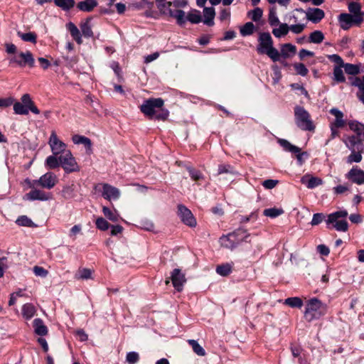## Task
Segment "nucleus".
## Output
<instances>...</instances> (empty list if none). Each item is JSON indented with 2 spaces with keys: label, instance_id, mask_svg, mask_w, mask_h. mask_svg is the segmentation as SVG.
<instances>
[{
  "label": "nucleus",
  "instance_id": "nucleus-46",
  "mask_svg": "<svg viewBox=\"0 0 364 364\" xmlns=\"http://www.w3.org/2000/svg\"><path fill=\"white\" fill-rule=\"evenodd\" d=\"M187 170L189 173L191 178L193 181H198L204 178L203 175L202 174V173L200 171L196 170L195 168H191V167H187Z\"/></svg>",
  "mask_w": 364,
  "mask_h": 364
},
{
  "label": "nucleus",
  "instance_id": "nucleus-16",
  "mask_svg": "<svg viewBox=\"0 0 364 364\" xmlns=\"http://www.w3.org/2000/svg\"><path fill=\"white\" fill-rule=\"evenodd\" d=\"M178 215L183 223L190 227H195L196 225V220L194 218L192 213L184 205H180L178 207Z\"/></svg>",
  "mask_w": 364,
  "mask_h": 364
},
{
  "label": "nucleus",
  "instance_id": "nucleus-2",
  "mask_svg": "<svg viewBox=\"0 0 364 364\" xmlns=\"http://www.w3.org/2000/svg\"><path fill=\"white\" fill-rule=\"evenodd\" d=\"M328 311L326 304L321 302L316 298H312L307 301L304 317L308 321L317 319L324 316Z\"/></svg>",
  "mask_w": 364,
  "mask_h": 364
},
{
  "label": "nucleus",
  "instance_id": "nucleus-42",
  "mask_svg": "<svg viewBox=\"0 0 364 364\" xmlns=\"http://www.w3.org/2000/svg\"><path fill=\"white\" fill-rule=\"evenodd\" d=\"M324 39L323 33L320 31H315L309 36V41L314 43H320Z\"/></svg>",
  "mask_w": 364,
  "mask_h": 364
},
{
  "label": "nucleus",
  "instance_id": "nucleus-52",
  "mask_svg": "<svg viewBox=\"0 0 364 364\" xmlns=\"http://www.w3.org/2000/svg\"><path fill=\"white\" fill-rule=\"evenodd\" d=\"M342 68L343 67H335L333 69L334 80L338 82H344L346 80Z\"/></svg>",
  "mask_w": 364,
  "mask_h": 364
},
{
  "label": "nucleus",
  "instance_id": "nucleus-35",
  "mask_svg": "<svg viewBox=\"0 0 364 364\" xmlns=\"http://www.w3.org/2000/svg\"><path fill=\"white\" fill-rule=\"evenodd\" d=\"M188 20L192 23H198L202 21L200 12L198 10L191 11L186 17V21Z\"/></svg>",
  "mask_w": 364,
  "mask_h": 364
},
{
  "label": "nucleus",
  "instance_id": "nucleus-61",
  "mask_svg": "<svg viewBox=\"0 0 364 364\" xmlns=\"http://www.w3.org/2000/svg\"><path fill=\"white\" fill-rule=\"evenodd\" d=\"M92 276V271L90 269H80L77 274L78 279H90Z\"/></svg>",
  "mask_w": 364,
  "mask_h": 364
},
{
  "label": "nucleus",
  "instance_id": "nucleus-28",
  "mask_svg": "<svg viewBox=\"0 0 364 364\" xmlns=\"http://www.w3.org/2000/svg\"><path fill=\"white\" fill-rule=\"evenodd\" d=\"M348 126L350 130L353 131L357 135L364 139V125L356 122L351 121L348 122Z\"/></svg>",
  "mask_w": 364,
  "mask_h": 364
},
{
  "label": "nucleus",
  "instance_id": "nucleus-14",
  "mask_svg": "<svg viewBox=\"0 0 364 364\" xmlns=\"http://www.w3.org/2000/svg\"><path fill=\"white\" fill-rule=\"evenodd\" d=\"M279 144L283 147L285 151H289L291 153L295 154L296 155V159L299 163V164H302L304 162L303 156H306L307 154L306 152H301V149L298 146H296L291 144L289 141L283 139H280L278 141Z\"/></svg>",
  "mask_w": 364,
  "mask_h": 364
},
{
  "label": "nucleus",
  "instance_id": "nucleus-48",
  "mask_svg": "<svg viewBox=\"0 0 364 364\" xmlns=\"http://www.w3.org/2000/svg\"><path fill=\"white\" fill-rule=\"evenodd\" d=\"M74 185L65 186L62 190V196L66 199L72 198L74 196Z\"/></svg>",
  "mask_w": 364,
  "mask_h": 364
},
{
  "label": "nucleus",
  "instance_id": "nucleus-22",
  "mask_svg": "<svg viewBox=\"0 0 364 364\" xmlns=\"http://www.w3.org/2000/svg\"><path fill=\"white\" fill-rule=\"evenodd\" d=\"M301 183L306 186L308 188L312 189L316 186H318L322 184L323 181L321 178L318 177H314L311 175L306 174L304 175L301 178Z\"/></svg>",
  "mask_w": 364,
  "mask_h": 364
},
{
  "label": "nucleus",
  "instance_id": "nucleus-25",
  "mask_svg": "<svg viewBox=\"0 0 364 364\" xmlns=\"http://www.w3.org/2000/svg\"><path fill=\"white\" fill-rule=\"evenodd\" d=\"M97 6L96 0H84L78 2L77 7L82 11L90 12Z\"/></svg>",
  "mask_w": 364,
  "mask_h": 364
},
{
  "label": "nucleus",
  "instance_id": "nucleus-1",
  "mask_svg": "<svg viewBox=\"0 0 364 364\" xmlns=\"http://www.w3.org/2000/svg\"><path fill=\"white\" fill-rule=\"evenodd\" d=\"M257 51L259 54H266L274 62L279 60L280 53L273 46V40L269 33H262L259 36Z\"/></svg>",
  "mask_w": 364,
  "mask_h": 364
},
{
  "label": "nucleus",
  "instance_id": "nucleus-62",
  "mask_svg": "<svg viewBox=\"0 0 364 364\" xmlns=\"http://www.w3.org/2000/svg\"><path fill=\"white\" fill-rule=\"evenodd\" d=\"M305 13L302 9H297L296 12L293 14L291 19H293L294 22L296 23H299L301 18H304Z\"/></svg>",
  "mask_w": 364,
  "mask_h": 364
},
{
  "label": "nucleus",
  "instance_id": "nucleus-8",
  "mask_svg": "<svg viewBox=\"0 0 364 364\" xmlns=\"http://www.w3.org/2000/svg\"><path fill=\"white\" fill-rule=\"evenodd\" d=\"M164 105V100L161 98L149 99L141 105L140 109L144 115L153 118L156 113Z\"/></svg>",
  "mask_w": 364,
  "mask_h": 364
},
{
  "label": "nucleus",
  "instance_id": "nucleus-6",
  "mask_svg": "<svg viewBox=\"0 0 364 364\" xmlns=\"http://www.w3.org/2000/svg\"><path fill=\"white\" fill-rule=\"evenodd\" d=\"M25 182L31 188H34L39 186L43 188L51 189L57 184L58 178L53 173L47 172L41 176L38 180L31 181L29 179H26Z\"/></svg>",
  "mask_w": 364,
  "mask_h": 364
},
{
  "label": "nucleus",
  "instance_id": "nucleus-59",
  "mask_svg": "<svg viewBox=\"0 0 364 364\" xmlns=\"http://www.w3.org/2000/svg\"><path fill=\"white\" fill-rule=\"evenodd\" d=\"M232 173L234 174L233 168L228 164H221L218 166V174Z\"/></svg>",
  "mask_w": 364,
  "mask_h": 364
},
{
  "label": "nucleus",
  "instance_id": "nucleus-15",
  "mask_svg": "<svg viewBox=\"0 0 364 364\" xmlns=\"http://www.w3.org/2000/svg\"><path fill=\"white\" fill-rule=\"evenodd\" d=\"M29 193L23 196V200H41L46 201L52 198V195L50 193H46L43 191L32 188Z\"/></svg>",
  "mask_w": 364,
  "mask_h": 364
},
{
  "label": "nucleus",
  "instance_id": "nucleus-54",
  "mask_svg": "<svg viewBox=\"0 0 364 364\" xmlns=\"http://www.w3.org/2000/svg\"><path fill=\"white\" fill-rule=\"evenodd\" d=\"M96 227L102 231L107 230L109 228V223L103 218L100 217L96 220Z\"/></svg>",
  "mask_w": 364,
  "mask_h": 364
},
{
  "label": "nucleus",
  "instance_id": "nucleus-47",
  "mask_svg": "<svg viewBox=\"0 0 364 364\" xmlns=\"http://www.w3.org/2000/svg\"><path fill=\"white\" fill-rule=\"evenodd\" d=\"M263 11L262 9L257 7L255 9L250 11L248 12V16L252 18L254 21H258L262 16Z\"/></svg>",
  "mask_w": 364,
  "mask_h": 364
},
{
  "label": "nucleus",
  "instance_id": "nucleus-29",
  "mask_svg": "<svg viewBox=\"0 0 364 364\" xmlns=\"http://www.w3.org/2000/svg\"><path fill=\"white\" fill-rule=\"evenodd\" d=\"M58 155H51L47 157L45 164L46 166L50 168L54 169L60 166V156Z\"/></svg>",
  "mask_w": 364,
  "mask_h": 364
},
{
  "label": "nucleus",
  "instance_id": "nucleus-45",
  "mask_svg": "<svg viewBox=\"0 0 364 364\" xmlns=\"http://www.w3.org/2000/svg\"><path fill=\"white\" fill-rule=\"evenodd\" d=\"M17 34L23 41L26 42H31L33 43H36L37 36L34 33L29 32L23 33L18 31Z\"/></svg>",
  "mask_w": 364,
  "mask_h": 364
},
{
  "label": "nucleus",
  "instance_id": "nucleus-50",
  "mask_svg": "<svg viewBox=\"0 0 364 364\" xmlns=\"http://www.w3.org/2000/svg\"><path fill=\"white\" fill-rule=\"evenodd\" d=\"M361 151L357 150L351 151V154L348 157V163L351 164L353 162L358 163L362 160Z\"/></svg>",
  "mask_w": 364,
  "mask_h": 364
},
{
  "label": "nucleus",
  "instance_id": "nucleus-33",
  "mask_svg": "<svg viewBox=\"0 0 364 364\" xmlns=\"http://www.w3.org/2000/svg\"><path fill=\"white\" fill-rule=\"evenodd\" d=\"M278 28L272 30L273 35L277 38H281L287 35L289 31V26L287 23H279Z\"/></svg>",
  "mask_w": 364,
  "mask_h": 364
},
{
  "label": "nucleus",
  "instance_id": "nucleus-23",
  "mask_svg": "<svg viewBox=\"0 0 364 364\" xmlns=\"http://www.w3.org/2000/svg\"><path fill=\"white\" fill-rule=\"evenodd\" d=\"M203 23L209 26L214 25L215 11L213 7H205L203 9Z\"/></svg>",
  "mask_w": 364,
  "mask_h": 364
},
{
  "label": "nucleus",
  "instance_id": "nucleus-26",
  "mask_svg": "<svg viewBox=\"0 0 364 364\" xmlns=\"http://www.w3.org/2000/svg\"><path fill=\"white\" fill-rule=\"evenodd\" d=\"M34 331L39 336H45L48 333V328L44 325L43 321L40 318H36L33 321Z\"/></svg>",
  "mask_w": 364,
  "mask_h": 364
},
{
  "label": "nucleus",
  "instance_id": "nucleus-27",
  "mask_svg": "<svg viewBox=\"0 0 364 364\" xmlns=\"http://www.w3.org/2000/svg\"><path fill=\"white\" fill-rule=\"evenodd\" d=\"M67 28L70 31L72 37L76 41L78 44H81L82 42L80 32L77 27L72 22L67 24Z\"/></svg>",
  "mask_w": 364,
  "mask_h": 364
},
{
  "label": "nucleus",
  "instance_id": "nucleus-18",
  "mask_svg": "<svg viewBox=\"0 0 364 364\" xmlns=\"http://www.w3.org/2000/svg\"><path fill=\"white\" fill-rule=\"evenodd\" d=\"M171 279L174 288L177 291H181L186 282L185 275L181 272V269H174L171 273Z\"/></svg>",
  "mask_w": 364,
  "mask_h": 364
},
{
  "label": "nucleus",
  "instance_id": "nucleus-9",
  "mask_svg": "<svg viewBox=\"0 0 364 364\" xmlns=\"http://www.w3.org/2000/svg\"><path fill=\"white\" fill-rule=\"evenodd\" d=\"M94 189L100 192L102 196L109 201L119 199L121 195L120 191L117 188L105 183L96 184Z\"/></svg>",
  "mask_w": 364,
  "mask_h": 364
},
{
  "label": "nucleus",
  "instance_id": "nucleus-53",
  "mask_svg": "<svg viewBox=\"0 0 364 364\" xmlns=\"http://www.w3.org/2000/svg\"><path fill=\"white\" fill-rule=\"evenodd\" d=\"M269 23L272 26H276L279 24V20L277 15L275 9H272L269 14Z\"/></svg>",
  "mask_w": 364,
  "mask_h": 364
},
{
  "label": "nucleus",
  "instance_id": "nucleus-37",
  "mask_svg": "<svg viewBox=\"0 0 364 364\" xmlns=\"http://www.w3.org/2000/svg\"><path fill=\"white\" fill-rule=\"evenodd\" d=\"M16 223L19 226H23V227H35L36 226L34 223L26 215L19 216L16 219Z\"/></svg>",
  "mask_w": 364,
  "mask_h": 364
},
{
  "label": "nucleus",
  "instance_id": "nucleus-13",
  "mask_svg": "<svg viewBox=\"0 0 364 364\" xmlns=\"http://www.w3.org/2000/svg\"><path fill=\"white\" fill-rule=\"evenodd\" d=\"M343 141L346 144V146L350 150H357L358 151H363V144L362 141H364V139L357 135L352 136H345L343 138Z\"/></svg>",
  "mask_w": 364,
  "mask_h": 364
},
{
  "label": "nucleus",
  "instance_id": "nucleus-36",
  "mask_svg": "<svg viewBox=\"0 0 364 364\" xmlns=\"http://www.w3.org/2000/svg\"><path fill=\"white\" fill-rule=\"evenodd\" d=\"M255 29V25L252 22H247L240 27V32L242 36H247L252 34Z\"/></svg>",
  "mask_w": 364,
  "mask_h": 364
},
{
  "label": "nucleus",
  "instance_id": "nucleus-7",
  "mask_svg": "<svg viewBox=\"0 0 364 364\" xmlns=\"http://www.w3.org/2000/svg\"><path fill=\"white\" fill-rule=\"evenodd\" d=\"M60 166L67 173L80 171V166L70 150L60 155Z\"/></svg>",
  "mask_w": 364,
  "mask_h": 364
},
{
  "label": "nucleus",
  "instance_id": "nucleus-32",
  "mask_svg": "<svg viewBox=\"0 0 364 364\" xmlns=\"http://www.w3.org/2000/svg\"><path fill=\"white\" fill-rule=\"evenodd\" d=\"M36 314V308L31 304H26L22 307V314L26 319L31 318Z\"/></svg>",
  "mask_w": 364,
  "mask_h": 364
},
{
  "label": "nucleus",
  "instance_id": "nucleus-3",
  "mask_svg": "<svg viewBox=\"0 0 364 364\" xmlns=\"http://www.w3.org/2000/svg\"><path fill=\"white\" fill-rule=\"evenodd\" d=\"M14 111L16 114L26 115L29 111L36 114L40 113V110L36 106L28 94H24L21 98V102L14 104Z\"/></svg>",
  "mask_w": 364,
  "mask_h": 364
},
{
  "label": "nucleus",
  "instance_id": "nucleus-44",
  "mask_svg": "<svg viewBox=\"0 0 364 364\" xmlns=\"http://www.w3.org/2000/svg\"><path fill=\"white\" fill-rule=\"evenodd\" d=\"M102 213L104 215L112 222H117L118 220V215L116 212H113L109 208L104 206L102 207Z\"/></svg>",
  "mask_w": 364,
  "mask_h": 364
},
{
  "label": "nucleus",
  "instance_id": "nucleus-49",
  "mask_svg": "<svg viewBox=\"0 0 364 364\" xmlns=\"http://www.w3.org/2000/svg\"><path fill=\"white\" fill-rule=\"evenodd\" d=\"M231 233H236L235 239L242 238L241 242L242 241H247V239L250 237V234L247 232V230L243 228H239Z\"/></svg>",
  "mask_w": 364,
  "mask_h": 364
},
{
  "label": "nucleus",
  "instance_id": "nucleus-11",
  "mask_svg": "<svg viewBox=\"0 0 364 364\" xmlns=\"http://www.w3.org/2000/svg\"><path fill=\"white\" fill-rule=\"evenodd\" d=\"M165 6L160 9V11L164 14L169 15L176 19L178 24L182 25L186 23L185 12L180 9L171 7V2L164 4Z\"/></svg>",
  "mask_w": 364,
  "mask_h": 364
},
{
  "label": "nucleus",
  "instance_id": "nucleus-56",
  "mask_svg": "<svg viewBox=\"0 0 364 364\" xmlns=\"http://www.w3.org/2000/svg\"><path fill=\"white\" fill-rule=\"evenodd\" d=\"M139 360V355L136 352H129L127 354L126 360L129 364H135Z\"/></svg>",
  "mask_w": 364,
  "mask_h": 364
},
{
  "label": "nucleus",
  "instance_id": "nucleus-30",
  "mask_svg": "<svg viewBox=\"0 0 364 364\" xmlns=\"http://www.w3.org/2000/svg\"><path fill=\"white\" fill-rule=\"evenodd\" d=\"M232 270V264H222L220 265L217 266L216 267V272L223 277H226L229 275Z\"/></svg>",
  "mask_w": 364,
  "mask_h": 364
},
{
  "label": "nucleus",
  "instance_id": "nucleus-58",
  "mask_svg": "<svg viewBox=\"0 0 364 364\" xmlns=\"http://www.w3.org/2000/svg\"><path fill=\"white\" fill-rule=\"evenodd\" d=\"M33 271L36 276L40 277L42 278L46 277L47 275L48 274V270H46L43 267H39V266H34Z\"/></svg>",
  "mask_w": 364,
  "mask_h": 364
},
{
  "label": "nucleus",
  "instance_id": "nucleus-10",
  "mask_svg": "<svg viewBox=\"0 0 364 364\" xmlns=\"http://www.w3.org/2000/svg\"><path fill=\"white\" fill-rule=\"evenodd\" d=\"M48 144L54 155H61L67 151V145L58 138L55 131L51 132Z\"/></svg>",
  "mask_w": 364,
  "mask_h": 364
},
{
  "label": "nucleus",
  "instance_id": "nucleus-55",
  "mask_svg": "<svg viewBox=\"0 0 364 364\" xmlns=\"http://www.w3.org/2000/svg\"><path fill=\"white\" fill-rule=\"evenodd\" d=\"M348 10L353 15L362 13L361 12V5L360 3L356 2V1H352L348 4Z\"/></svg>",
  "mask_w": 364,
  "mask_h": 364
},
{
  "label": "nucleus",
  "instance_id": "nucleus-60",
  "mask_svg": "<svg viewBox=\"0 0 364 364\" xmlns=\"http://www.w3.org/2000/svg\"><path fill=\"white\" fill-rule=\"evenodd\" d=\"M305 27H306L305 23H298L294 25H291V26H289V28L294 33L299 34V33H301L304 31Z\"/></svg>",
  "mask_w": 364,
  "mask_h": 364
},
{
  "label": "nucleus",
  "instance_id": "nucleus-12",
  "mask_svg": "<svg viewBox=\"0 0 364 364\" xmlns=\"http://www.w3.org/2000/svg\"><path fill=\"white\" fill-rule=\"evenodd\" d=\"M11 63H14L21 67H23L28 65L29 67L33 68L34 66V58L32 53L30 51L21 52L17 55H15L10 59Z\"/></svg>",
  "mask_w": 364,
  "mask_h": 364
},
{
  "label": "nucleus",
  "instance_id": "nucleus-57",
  "mask_svg": "<svg viewBox=\"0 0 364 364\" xmlns=\"http://www.w3.org/2000/svg\"><path fill=\"white\" fill-rule=\"evenodd\" d=\"M294 68L296 73L301 76H306L308 74V69L303 63H295L294 64Z\"/></svg>",
  "mask_w": 364,
  "mask_h": 364
},
{
  "label": "nucleus",
  "instance_id": "nucleus-43",
  "mask_svg": "<svg viewBox=\"0 0 364 364\" xmlns=\"http://www.w3.org/2000/svg\"><path fill=\"white\" fill-rule=\"evenodd\" d=\"M73 141L75 144H82L87 146L88 148L91 146V141L89 138L84 136L75 134L73 136Z\"/></svg>",
  "mask_w": 364,
  "mask_h": 364
},
{
  "label": "nucleus",
  "instance_id": "nucleus-17",
  "mask_svg": "<svg viewBox=\"0 0 364 364\" xmlns=\"http://www.w3.org/2000/svg\"><path fill=\"white\" fill-rule=\"evenodd\" d=\"M236 233H229L220 237L219 242L225 248L232 250L240 242L242 238L235 239Z\"/></svg>",
  "mask_w": 364,
  "mask_h": 364
},
{
  "label": "nucleus",
  "instance_id": "nucleus-64",
  "mask_svg": "<svg viewBox=\"0 0 364 364\" xmlns=\"http://www.w3.org/2000/svg\"><path fill=\"white\" fill-rule=\"evenodd\" d=\"M325 216L323 213H315L313 215L311 225L314 226L320 224L324 219Z\"/></svg>",
  "mask_w": 364,
  "mask_h": 364
},
{
  "label": "nucleus",
  "instance_id": "nucleus-41",
  "mask_svg": "<svg viewBox=\"0 0 364 364\" xmlns=\"http://www.w3.org/2000/svg\"><path fill=\"white\" fill-rule=\"evenodd\" d=\"M263 213L267 217L274 218L283 214L284 210L282 208H272L265 209Z\"/></svg>",
  "mask_w": 364,
  "mask_h": 364
},
{
  "label": "nucleus",
  "instance_id": "nucleus-24",
  "mask_svg": "<svg viewBox=\"0 0 364 364\" xmlns=\"http://www.w3.org/2000/svg\"><path fill=\"white\" fill-rule=\"evenodd\" d=\"M338 21L341 28L348 30L353 25V16L348 14H341L338 16Z\"/></svg>",
  "mask_w": 364,
  "mask_h": 364
},
{
  "label": "nucleus",
  "instance_id": "nucleus-5",
  "mask_svg": "<svg viewBox=\"0 0 364 364\" xmlns=\"http://www.w3.org/2000/svg\"><path fill=\"white\" fill-rule=\"evenodd\" d=\"M348 212L345 210L331 213L328 216L326 223L328 225L332 224L333 228L337 231L346 232L348 229V224L346 220Z\"/></svg>",
  "mask_w": 364,
  "mask_h": 364
},
{
  "label": "nucleus",
  "instance_id": "nucleus-19",
  "mask_svg": "<svg viewBox=\"0 0 364 364\" xmlns=\"http://www.w3.org/2000/svg\"><path fill=\"white\" fill-rule=\"evenodd\" d=\"M346 178L358 185L364 183V171L358 168H351L346 174Z\"/></svg>",
  "mask_w": 364,
  "mask_h": 364
},
{
  "label": "nucleus",
  "instance_id": "nucleus-63",
  "mask_svg": "<svg viewBox=\"0 0 364 364\" xmlns=\"http://www.w3.org/2000/svg\"><path fill=\"white\" fill-rule=\"evenodd\" d=\"M82 231V226L80 225H75L69 232V236L73 239L75 240L76 238V236L80 234Z\"/></svg>",
  "mask_w": 364,
  "mask_h": 364
},
{
  "label": "nucleus",
  "instance_id": "nucleus-34",
  "mask_svg": "<svg viewBox=\"0 0 364 364\" xmlns=\"http://www.w3.org/2000/svg\"><path fill=\"white\" fill-rule=\"evenodd\" d=\"M296 51V48L295 46L291 43H285L282 46L280 55L284 58H288L289 56V53L295 54Z\"/></svg>",
  "mask_w": 364,
  "mask_h": 364
},
{
  "label": "nucleus",
  "instance_id": "nucleus-21",
  "mask_svg": "<svg viewBox=\"0 0 364 364\" xmlns=\"http://www.w3.org/2000/svg\"><path fill=\"white\" fill-rule=\"evenodd\" d=\"M329 112L335 117L334 121L331 122L330 124L341 128H343L346 124V122L343 119V113L341 111L337 108H332Z\"/></svg>",
  "mask_w": 364,
  "mask_h": 364
},
{
  "label": "nucleus",
  "instance_id": "nucleus-38",
  "mask_svg": "<svg viewBox=\"0 0 364 364\" xmlns=\"http://www.w3.org/2000/svg\"><path fill=\"white\" fill-rule=\"evenodd\" d=\"M188 343L191 346L193 350L199 356H204L205 351L204 348L195 340H188Z\"/></svg>",
  "mask_w": 364,
  "mask_h": 364
},
{
  "label": "nucleus",
  "instance_id": "nucleus-4",
  "mask_svg": "<svg viewBox=\"0 0 364 364\" xmlns=\"http://www.w3.org/2000/svg\"><path fill=\"white\" fill-rule=\"evenodd\" d=\"M295 122L296 125L302 130L313 131L315 126L309 113L302 107L296 106L294 108Z\"/></svg>",
  "mask_w": 364,
  "mask_h": 364
},
{
  "label": "nucleus",
  "instance_id": "nucleus-31",
  "mask_svg": "<svg viewBox=\"0 0 364 364\" xmlns=\"http://www.w3.org/2000/svg\"><path fill=\"white\" fill-rule=\"evenodd\" d=\"M80 29L82 35L86 38H90L93 36V32L92 31V26L90 24V18L86 19V21L80 24Z\"/></svg>",
  "mask_w": 364,
  "mask_h": 364
},
{
  "label": "nucleus",
  "instance_id": "nucleus-39",
  "mask_svg": "<svg viewBox=\"0 0 364 364\" xmlns=\"http://www.w3.org/2000/svg\"><path fill=\"white\" fill-rule=\"evenodd\" d=\"M55 4L63 10H68L75 5V0H54Z\"/></svg>",
  "mask_w": 364,
  "mask_h": 364
},
{
  "label": "nucleus",
  "instance_id": "nucleus-40",
  "mask_svg": "<svg viewBox=\"0 0 364 364\" xmlns=\"http://www.w3.org/2000/svg\"><path fill=\"white\" fill-rule=\"evenodd\" d=\"M284 304L292 308H301L303 306V301L299 297L287 298L285 299Z\"/></svg>",
  "mask_w": 364,
  "mask_h": 364
},
{
  "label": "nucleus",
  "instance_id": "nucleus-51",
  "mask_svg": "<svg viewBox=\"0 0 364 364\" xmlns=\"http://www.w3.org/2000/svg\"><path fill=\"white\" fill-rule=\"evenodd\" d=\"M346 73L350 75H357L359 73V67L356 65L350 63H344L343 65Z\"/></svg>",
  "mask_w": 364,
  "mask_h": 364
},
{
  "label": "nucleus",
  "instance_id": "nucleus-20",
  "mask_svg": "<svg viewBox=\"0 0 364 364\" xmlns=\"http://www.w3.org/2000/svg\"><path fill=\"white\" fill-rule=\"evenodd\" d=\"M324 11L318 8L309 9L306 13L305 16L313 23L319 22L324 17Z\"/></svg>",
  "mask_w": 364,
  "mask_h": 364
}]
</instances>
